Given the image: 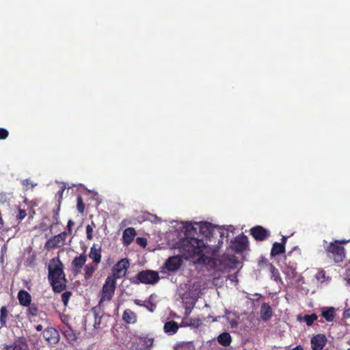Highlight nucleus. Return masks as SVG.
Returning <instances> with one entry per match:
<instances>
[{"mask_svg": "<svg viewBox=\"0 0 350 350\" xmlns=\"http://www.w3.org/2000/svg\"><path fill=\"white\" fill-rule=\"evenodd\" d=\"M184 229V238L179 243H176V249H178L181 256L185 259H191L198 257V262H204L206 258L205 252L207 250V245L200 238L198 228L191 223H183Z\"/></svg>", "mask_w": 350, "mask_h": 350, "instance_id": "f257e3e1", "label": "nucleus"}, {"mask_svg": "<svg viewBox=\"0 0 350 350\" xmlns=\"http://www.w3.org/2000/svg\"><path fill=\"white\" fill-rule=\"evenodd\" d=\"M51 262L49 265L48 279L53 291L55 293H60L66 288L67 284L63 264L58 258H53Z\"/></svg>", "mask_w": 350, "mask_h": 350, "instance_id": "f03ea898", "label": "nucleus"}, {"mask_svg": "<svg viewBox=\"0 0 350 350\" xmlns=\"http://www.w3.org/2000/svg\"><path fill=\"white\" fill-rule=\"evenodd\" d=\"M349 240H334L324 247L327 256L333 259L338 263L342 262L345 257L346 253L344 245L348 243Z\"/></svg>", "mask_w": 350, "mask_h": 350, "instance_id": "7ed1b4c3", "label": "nucleus"}, {"mask_svg": "<svg viewBox=\"0 0 350 350\" xmlns=\"http://www.w3.org/2000/svg\"><path fill=\"white\" fill-rule=\"evenodd\" d=\"M160 279L159 273L156 271L146 269L137 273L134 277L130 279L132 284H139L140 283L145 284H154Z\"/></svg>", "mask_w": 350, "mask_h": 350, "instance_id": "20e7f679", "label": "nucleus"}, {"mask_svg": "<svg viewBox=\"0 0 350 350\" xmlns=\"http://www.w3.org/2000/svg\"><path fill=\"white\" fill-rule=\"evenodd\" d=\"M301 252L297 247H295L287 254L285 256L284 260L288 269L287 274L288 275H291L293 278L296 276L297 262L301 261Z\"/></svg>", "mask_w": 350, "mask_h": 350, "instance_id": "39448f33", "label": "nucleus"}, {"mask_svg": "<svg viewBox=\"0 0 350 350\" xmlns=\"http://www.w3.org/2000/svg\"><path fill=\"white\" fill-rule=\"evenodd\" d=\"M117 282L114 278L107 276L101 291V297L99 301L100 304L105 301H111L114 295Z\"/></svg>", "mask_w": 350, "mask_h": 350, "instance_id": "423d86ee", "label": "nucleus"}, {"mask_svg": "<svg viewBox=\"0 0 350 350\" xmlns=\"http://www.w3.org/2000/svg\"><path fill=\"white\" fill-rule=\"evenodd\" d=\"M130 263L127 258H122L118 260L113 267L111 269V274L109 277L117 279L124 278L129 267Z\"/></svg>", "mask_w": 350, "mask_h": 350, "instance_id": "0eeeda50", "label": "nucleus"}, {"mask_svg": "<svg viewBox=\"0 0 350 350\" xmlns=\"http://www.w3.org/2000/svg\"><path fill=\"white\" fill-rule=\"evenodd\" d=\"M247 247L248 239L243 234L237 236L230 241V248L237 254L243 252Z\"/></svg>", "mask_w": 350, "mask_h": 350, "instance_id": "6e6552de", "label": "nucleus"}, {"mask_svg": "<svg viewBox=\"0 0 350 350\" xmlns=\"http://www.w3.org/2000/svg\"><path fill=\"white\" fill-rule=\"evenodd\" d=\"M68 232L64 231L57 235H55L47 240L45 243V248L47 250H52L63 247L66 244V239Z\"/></svg>", "mask_w": 350, "mask_h": 350, "instance_id": "1a4fd4ad", "label": "nucleus"}, {"mask_svg": "<svg viewBox=\"0 0 350 350\" xmlns=\"http://www.w3.org/2000/svg\"><path fill=\"white\" fill-rule=\"evenodd\" d=\"M250 234L255 240L262 241L270 236V232L261 226H256L250 229Z\"/></svg>", "mask_w": 350, "mask_h": 350, "instance_id": "9d476101", "label": "nucleus"}, {"mask_svg": "<svg viewBox=\"0 0 350 350\" xmlns=\"http://www.w3.org/2000/svg\"><path fill=\"white\" fill-rule=\"evenodd\" d=\"M87 261V256L83 253L79 256L74 258L71 262L72 271L75 274H78L81 272L82 267L85 265Z\"/></svg>", "mask_w": 350, "mask_h": 350, "instance_id": "9b49d317", "label": "nucleus"}, {"mask_svg": "<svg viewBox=\"0 0 350 350\" xmlns=\"http://www.w3.org/2000/svg\"><path fill=\"white\" fill-rule=\"evenodd\" d=\"M101 246L98 244L94 243L89 253V257L92 260V263L98 265L101 262Z\"/></svg>", "mask_w": 350, "mask_h": 350, "instance_id": "f8f14e48", "label": "nucleus"}, {"mask_svg": "<svg viewBox=\"0 0 350 350\" xmlns=\"http://www.w3.org/2000/svg\"><path fill=\"white\" fill-rule=\"evenodd\" d=\"M327 338L323 334H317L311 339V346L312 350H322L325 345Z\"/></svg>", "mask_w": 350, "mask_h": 350, "instance_id": "ddd939ff", "label": "nucleus"}, {"mask_svg": "<svg viewBox=\"0 0 350 350\" xmlns=\"http://www.w3.org/2000/svg\"><path fill=\"white\" fill-rule=\"evenodd\" d=\"M26 307L27 308L26 310L25 314L27 319L31 321H34V317H40V315L42 313L46 315V313L39 310L38 305L35 303L30 304Z\"/></svg>", "mask_w": 350, "mask_h": 350, "instance_id": "4468645a", "label": "nucleus"}, {"mask_svg": "<svg viewBox=\"0 0 350 350\" xmlns=\"http://www.w3.org/2000/svg\"><path fill=\"white\" fill-rule=\"evenodd\" d=\"M5 350H29V345L24 338L15 340L12 344L6 345Z\"/></svg>", "mask_w": 350, "mask_h": 350, "instance_id": "2eb2a0df", "label": "nucleus"}, {"mask_svg": "<svg viewBox=\"0 0 350 350\" xmlns=\"http://www.w3.org/2000/svg\"><path fill=\"white\" fill-rule=\"evenodd\" d=\"M17 298L19 304L23 307H26L31 304V296L25 290H20L18 293Z\"/></svg>", "mask_w": 350, "mask_h": 350, "instance_id": "dca6fc26", "label": "nucleus"}, {"mask_svg": "<svg viewBox=\"0 0 350 350\" xmlns=\"http://www.w3.org/2000/svg\"><path fill=\"white\" fill-rule=\"evenodd\" d=\"M136 235L135 230L133 228L129 227L126 228L122 234V241L125 245H130L133 241Z\"/></svg>", "mask_w": 350, "mask_h": 350, "instance_id": "f3484780", "label": "nucleus"}, {"mask_svg": "<svg viewBox=\"0 0 350 350\" xmlns=\"http://www.w3.org/2000/svg\"><path fill=\"white\" fill-rule=\"evenodd\" d=\"M122 320L127 324H134L137 321V316L131 309H125L122 314Z\"/></svg>", "mask_w": 350, "mask_h": 350, "instance_id": "a211bd4d", "label": "nucleus"}, {"mask_svg": "<svg viewBox=\"0 0 350 350\" xmlns=\"http://www.w3.org/2000/svg\"><path fill=\"white\" fill-rule=\"evenodd\" d=\"M198 225L200 233L205 235L206 237L211 236L214 229L213 225L207 221L200 222V224H196Z\"/></svg>", "mask_w": 350, "mask_h": 350, "instance_id": "6ab92c4d", "label": "nucleus"}, {"mask_svg": "<svg viewBox=\"0 0 350 350\" xmlns=\"http://www.w3.org/2000/svg\"><path fill=\"white\" fill-rule=\"evenodd\" d=\"M260 314L264 321H269L273 316V311L270 305L267 303H263L260 308Z\"/></svg>", "mask_w": 350, "mask_h": 350, "instance_id": "aec40b11", "label": "nucleus"}, {"mask_svg": "<svg viewBox=\"0 0 350 350\" xmlns=\"http://www.w3.org/2000/svg\"><path fill=\"white\" fill-rule=\"evenodd\" d=\"M161 273H167L170 271H175V256H170L161 267Z\"/></svg>", "mask_w": 350, "mask_h": 350, "instance_id": "412c9836", "label": "nucleus"}, {"mask_svg": "<svg viewBox=\"0 0 350 350\" xmlns=\"http://www.w3.org/2000/svg\"><path fill=\"white\" fill-rule=\"evenodd\" d=\"M157 295L155 294H151L148 298L144 300V308H146L149 312H153L157 308V303L155 299Z\"/></svg>", "mask_w": 350, "mask_h": 350, "instance_id": "4be33fe9", "label": "nucleus"}, {"mask_svg": "<svg viewBox=\"0 0 350 350\" xmlns=\"http://www.w3.org/2000/svg\"><path fill=\"white\" fill-rule=\"evenodd\" d=\"M43 335L49 342H54L57 338L58 332L53 327H47L44 330Z\"/></svg>", "mask_w": 350, "mask_h": 350, "instance_id": "5701e85b", "label": "nucleus"}, {"mask_svg": "<svg viewBox=\"0 0 350 350\" xmlns=\"http://www.w3.org/2000/svg\"><path fill=\"white\" fill-rule=\"evenodd\" d=\"M217 342L224 347H228L232 342L231 336L228 332H223L217 337Z\"/></svg>", "mask_w": 350, "mask_h": 350, "instance_id": "b1692460", "label": "nucleus"}, {"mask_svg": "<svg viewBox=\"0 0 350 350\" xmlns=\"http://www.w3.org/2000/svg\"><path fill=\"white\" fill-rule=\"evenodd\" d=\"M97 266L98 265H95L94 263L85 265L84 278L85 280H89L93 276V274L97 269Z\"/></svg>", "mask_w": 350, "mask_h": 350, "instance_id": "393cba45", "label": "nucleus"}, {"mask_svg": "<svg viewBox=\"0 0 350 350\" xmlns=\"http://www.w3.org/2000/svg\"><path fill=\"white\" fill-rule=\"evenodd\" d=\"M9 315V311L6 306H3L0 309V329L7 327V319Z\"/></svg>", "mask_w": 350, "mask_h": 350, "instance_id": "a878e982", "label": "nucleus"}, {"mask_svg": "<svg viewBox=\"0 0 350 350\" xmlns=\"http://www.w3.org/2000/svg\"><path fill=\"white\" fill-rule=\"evenodd\" d=\"M285 252V247L278 242H275L273 244L271 250V256H275L278 255H280L281 254H283Z\"/></svg>", "mask_w": 350, "mask_h": 350, "instance_id": "bb28decb", "label": "nucleus"}, {"mask_svg": "<svg viewBox=\"0 0 350 350\" xmlns=\"http://www.w3.org/2000/svg\"><path fill=\"white\" fill-rule=\"evenodd\" d=\"M321 316L328 322L333 321L335 317L334 308L330 307L323 310L321 313Z\"/></svg>", "mask_w": 350, "mask_h": 350, "instance_id": "cd10ccee", "label": "nucleus"}, {"mask_svg": "<svg viewBox=\"0 0 350 350\" xmlns=\"http://www.w3.org/2000/svg\"><path fill=\"white\" fill-rule=\"evenodd\" d=\"M269 271L271 273V278L275 280L277 282L282 283V278L280 277V272L278 269H276L274 265L272 264H269Z\"/></svg>", "mask_w": 350, "mask_h": 350, "instance_id": "c85d7f7f", "label": "nucleus"}, {"mask_svg": "<svg viewBox=\"0 0 350 350\" xmlns=\"http://www.w3.org/2000/svg\"><path fill=\"white\" fill-rule=\"evenodd\" d=\"M164 332L166 334L172 335L175 334V321H170L168 322H166L164 325Z\"/></svg>", "mask_w": 350, "mask_h": 350, "instance_id": "c756f323", "label": "nucleus"}, {"mask_svg": "<svg viewBox=\"0 0 350 350\" xmlns=\"http://www.w3.org/2000/svg\"><path fill=\"white\" fill-rule=\"evenodd\" d=\"M317 315L314 313L312 314H306L302 319L306 322L308 326H310L317 319Z\"/></svg>", "mask_w": 350, "mask_h": 350, "instance_id": "7c9ffc66", "label": "nucleus"}, {"mask_svg": "<svg viewBox=\"0 0 350 350\" xmlns=\"http://www.w3.org/2000/svg\"><path fill=\"white\" fill-rule=\"evenodd\" d=\"M66 189V185H63L60 189L58 191V192L55 194V200L57 202V206H60L62 200V196Z\"/></svg>", "mask_w": 350, "mask_h": 350, "instance_id": "2f4dec72", "label": "nucleus"}, {"mask_svg": "<svg viewBox=\"0 0 350 350\" xmlns=\"http://www.w3.org/2000/svg\"><path fill=\"white\" fill-rule=\"evenodd\" d=\"M77 208L79 213H83L85 211V204L83 198L79 195L77 199Z\"/></svg>", "mask_w": 350, "mask_h": 350, "instance_id": "473e14b6", "label": "nucleus"}, {"mask_svg": "<svg viewBox=\"0 0 350 350\" xmlns=\"http://www.w3.org/2000/svg\"><path fill=\"white\" fill-rule=\"evenodd\" d=\"M72 295V293L70 291H66L62 295V301L64 303V305L66 306L68 305V301Z\"/></svg>", "mask_w": 350, "mask_h": 350, "instance_id": "72a5a7b5", "label": "nucleus"}, {"mask_svg": "<svg viewBox=\"0 0 350 350\" xmlns=\"http://www.w3.org/2000/svg\"><path fill=\"white\" fill-rule=\"evenodd\" d=\"M27 215L26 211L18 208L16 214V218L18 221L23 220Z\"/></svg>", "mask_w": 350, "mask_h": 350, "instance_id": "f704fd0d", "label": "nucleus"}, {"mask_svg": "<svg viewBox=\"0 0 350 350\" xmlns=\"http://www.w3.org/2000/svg\"><path fill=\"white\" fill-rule=\"evenodd\" d=\"M92 310L94 312H95V308H93ZM94 328H98V327H99V326L100 325L102 317L100 316H98V314H96V312H94Z\"/></svg>", "mask_w": 350, "mask_h": 350, "instance_id": "c9c22d12", "label": "nucleus"}, {"mask_svg": "<svg viewBox=\"0 0 350 350\" xmlns=\"http://www.w3.org/2000/svg\"><path fill=\"white\" fill-rule=\"evenodd\" d=\"M86 237L88 240L93 239V227L91 225L86 226Z\"/></svg>", "mask_w": 350, "mask_h": 350, "instance_id": "e433bc0d", "label": "nucleus"}, {"mask_svg": "<svg viewBox=\"0 0 350 350\" xmlns=\"http://www.w3.org/2000/svg\"><path fill=\"white\" fill-rule=\"evenodd\" d=\"M136 243L142 247H145L147 245V239L144 237H137Z\"/></svg>", "mask_w": 350, "mask_h": 350, "instance_id": "4c0bfd02", "label": "nucleus"}, {"mask_svg": "<svg viewBox=\"0 0 350 350\" xmlns=\"http://www.w3.org/2000/svg\"><path fill=\"white\" fill-rule=\"evenodd\" d=\"M144 344L146 345V347L148 348H150V347H152L153 346L154 338H153L145 337L144 338Z\"/></svg>", "mask_w": 350, "mask_h": 350, "instance_id": "58836bf2", "label": "nucleus"}, {"mask_svg": "<svg viewBox=\"0 0 350 350\" xmlns=\"http://www.w3.org/2000/svg\"><path fill=\"white\" fill-rule=\"evenodd\" d=\"M9 133L5 129L0 128V139H5Z\"/></svg>", "mask_w": 350, "mask_h": 350, "instance_id": "ea45409f", "label": "nucleus"}, {"mask_svg": "<svg viewBox=\"0 0 350 350\" xmlns=\"http://www.w3.org/2000/svg\"><path fill=\"white\" fill-rule=\"evenodd\" d=\"M59 208H60V206H57V210L54 211V214H53V220H54L53 224H58Z\"/></svg>", "mask_w": 350, "mask_h": 350, "instance_id": "a19ab883", "label": "nucleus"}, {"mask_svg": "<svg viewBox=\"0 0 350 350\" xmlns=\"http://www.w3.org/2000/svg\"><path fill=\"white\" fill-rule=\"evenodd\" d=\"M316 278L318 280H321L323 282L325 278V272L324 271H321L318 272V273L316 275Z\"/></svg>", "mask_w": 350, "mask_h": 350, "instance_id": "79ce46f5", "label": "nucleus"}, {"mask_svg": "<svg viewBox=\"0 0 350 350\" xmlns=\"http://www.w3.org/2000/svg\"><path fill=\"white\" fill-rule=\"evenodd\" d=\"M75 223L72 219H69L67 224L68 234H72V228Z\"/></svg>", "mask_w": 350, "mask_h": 350, "instance_id": "37998d69", "label": "nucleus"}, {"mask_svg": "<svg viewBox=\"0 0 350 350\" xmlns=\"http://www.w3.org/2000/svg\"><path fill=\"white\" fill-rule=\"evenodd\" d=\"M181 258H183L180 255L176 254V271L179 269L181 265Z\"/></svg>", "mask_w": 350, "mask_h": 350, "instance_id": "c03bdc74", "label": "nucleus"}, {"mask_svg": "<svg viewBox=\"0 0 350 350\" xmlns=\"http://www.w3.org/2000/svg\"><path fill=\"white\" fill-rule=\"evenodd\" d=\"M133 302L137 306H142V307L144 306V301H142V300H140V299H135L133 300Z\"/></svg>", "mask_w": 350, "mask_h": 350, "instance_id": "a18cd8bd", "label": "nucleus"}, {"mask_svg": "<svg viewBox=\"0 0 350 350\" xmlns=\"http://www.w3.org/2000/svg\"><path fill=\"white\" fill-rule=\"evenodd\" d=\"M286 241H287V237H282V238L281 239V242L280 243L282 244L285 247V244H286Z\"/></svg>", "mask_w": 350, "mask_h": 350, "instance_id": "49530a36", "label": "nucleus"}, {"mask_svg": "<svg viewBox=\"0 0 350 350\" xmlns=\"http://www.w3.org/2000/svg\"><path fill=\"white\" fill-rule=\"evenodd\" d=\"M344 317L346 318L350 317V309L347 310L344 312Z\"/></svg>", "mask_w": 350, "mask_h": 350, "instance_id": "de8ad7c7", "label": "nucleus"}, {"mask_svg": "<svg viewBox=\"0 0 350 350\" xmlns=\"http://www.w3.org/2000/svg\"><path fill=\"white\" fill-rule=\"evenodd\" d=\"M191 312V309L189 307H186L185 308V314L186 316H188Z\"/></svg>", "mask_w": 350, "mask_h": 350, "instance_id": "09e8293b", "label": "nucleus"}, {"mask_svg": "<svg viewBox=\"0 0 350 350\" xmlns=\"http://www.w3.org/2000/svg\"><path fill=\"white\" fill-rule=\"evenodd\" d=\"M42 329H43V327L42 325H38L36 326V329L38 332H41L42 330Z\"/></svg>", "mask_w": 350, "mask_h": 350, "instance_id": "8fccbe9b", "label": "nucleus"}, {"mask_svg": "<svg viewBox=\"0 0 350 350\" xmlns=\"http://www.w3.org/2000/svg\"><path fill=\"white\" fill-rule=\"evenodd\" d=\"M291 350H304V348L301 345H297Z\"/></svg>", "mask_w": 350, "mask_h": 350, "instance_id": "3c124183", "label": "nucleus"}, {"mask_svg": "<svg viewBox=\"0 0 350 350\" xmlns=\"http://www.w3.org/2000/svg\"><path fill=\"white\" fill-rule=\"evenodd\" d=\"M221 237H223L224 236V232H221Z\"/></svg>", "mask_w": 350, "mask_h": 350, "instance_id": "603ef678", "label": "nucleus"}, {"mask_svg": "<svg viewBox=\"0 0 350 350\" xmlns=\"http://www.w3.org/2000/svg\"><path fill=\"white\" fill-rule=\"evenodd\" d=\"M347 281L348 284H349V285H350V278H348Z\"/></svg>", "mask_w": 350, "mask_h": 350, "instance_id": "864d4df0", "label": "nucleus"}, {"mask_svg": "<svg viewBox=\"0 0 350 350\" xmlns=\"http://www.w3.org/2000/svg\"><path fill=\"white\" fill-rule=\"evenodd\" d=\"M176 331H177V330H178V324H177V323H176Z\"/></svg>", "mask_w": 350, "mask_h": 350, "instance_id": "5fc2aeb1", "label": "nucleus"}, {"mask_svg": "<svg viewBox=\"0 0 350 350\" xmlns=\"http://www.w3.org/2000/svg\"><path fill=\"white\" fill-rule=\"evenodd\" d=\"M92 224L94 226V227H95V224L93 221L92 222Z\"/></svg>", "mask_w": 350, "mask_h": 350, "instance_id": "6e6d98bb", "label": "nucleus"}, {"mask_svg": "<svg viewBox=\"0 0 350 350\" xmlns=\"http://www.w3.org/2000/svg\"><path fill=\"white\" fill-rule=\"evenodd\" d=\"M298 319L301 320V317L299 316H298Z\"/></svg>", "mask_w": 350, "mask_h": 350, "instance_id": "4d7b16f0", "label": "nucleus"}]
</instances>
